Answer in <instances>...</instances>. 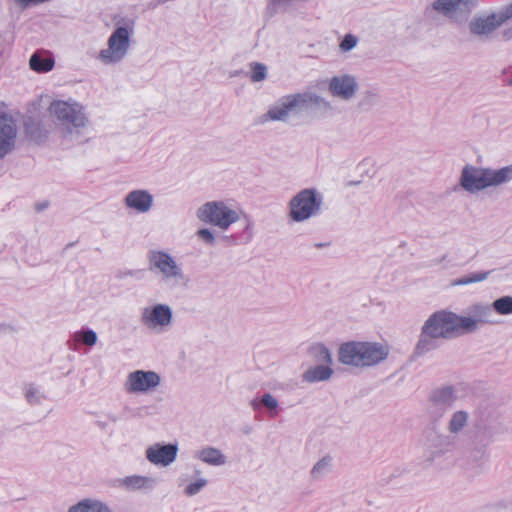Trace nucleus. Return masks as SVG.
<instances>
[{
    "mask_svg": "<svg viewBox=\"0 0 512 512\" xmlns=\"http://www.w3.org/2000/svg\"><path fill=\"white\" fill-rule=\"evenodd\" d=\"M489 274H490L489 271L470 273V274L464 275L458 279L452 280L450 282V286L457 287V286H465V285L479 283V282L485 281L488 278Z\"/></svg>",
    "mask_w": 512,
    "mask_h": 512,
    "instance_id": "26",
    "label": "nucleus"
},
{
    "mask_svg": "<svg viewBox=\"0 0 512 512\" xmlns=\"http://www.w3.org/2000/svg\"><path fill=\"white\" fill-rule=\"evenodd\" d=\"M48 112L51 117L67 129V133L71 137L74 136L73 129L75 134L78 135L79 129L88 125L84 107L74 100H55L49 105Z\"/></svg>",
    "mask_w": 512,
    "mask_h": 512,
    "instance_id": "5",
    "label": "nucleus"
},
{
    "mask_svg": "<svg viewBox=\"0 0 512 512\" xmlns=\"http://www.w3.org/2000/svg\"><path fill=\"white\" fill-rule=\"evenodd\" d=\"M251 75L250 78L253 82H261L267 76V67L264 64L253 62L250 65Z\"/></svg>",
    "mask_w": 512,
    "mask_h": 512,
    "instance_id": "33",
    "label": "nucleus"
},
{
    "mask_svg": "<svg viewBox=\"0 0 512 512\" xmlns=\"http://www.w3.org/2000/svg\"><path fill=\"white\" fill-rule=\"evenodd\" d=\"M492 309L500 315L512 314V296H503L492 303Z\"/></svg>",
    "mask_w": 512,
    "mask_h": 512,
    "instance_id": "30",
    "label": "nucleus"
},
{
    "mask_svg": "<svg viewBox=\"0 0 512 512\" xmlns=\"http://www.w3.org/2000/svg\"><path fill=\"white\" fill-rule=\"evenodd\" d=\"M46 205H41V206H38V210H41L45 207Z\"/></svg>",
    "mask_w": 512,
    "mask_h": 512,
    "instance_id": "43",
    "label": "nucleus"
},
{
    "mask_svg": "<svg viewBox=\"0 0 512 512\" xmlns=\"http://www.w3.org/2000/svg\"><path fill=\"white\" fill-rule=\"evenodd\" d=\"M457 400L456 390L453 386L435 388L427 400V414L434 422H438L450 410Z\"/></svg>",
    "mask_w": 512,
    "mask_h": 512,
    "instance_id": "10",
    "label": "nucleus"
},
{
    "mask_svg": "<svg viewBox=\"0 0 512 512\" xmlns=\"http://www.w3.org/2000/svg\"><path fill=\"white\" fill-rule=\"evenodd\" d=\"M332 109L331 104L325 98L313 92L289 94L281 97L268 111L261 116V122L281 121L286 122L291 115L301 111H311L317 115H323Z\"/></svg>",
    "mask_w": 512,
    "mask_h": 512,
    "instance_id": "1",
    "label": "nucleus"
},
{
    "mask_svg": "<svg viewBox=\"0 0 512 512\" xmlns=\"http://www.w3.org/2000/svg\"><path fill=\"white\" fill-rule=\"evenodd\" d=\"M492 306L477 303L468 310L467 316H460L464 334L475 332L481 325L494 323Z\"/></svg>",
    "mask_w": 512,
    "mask_h": 512,
    "instance_id": "13",
    "label": "nucleus"
},
{
    "mask_svg": "<svg viewBox=\"0 0 512 512\" xmlns=\"http://www.w3.org/2000/svg\"><path fill=\"white\" fill-rule=\"evenodd\" d=\"M445 258H446V256H443L439 262H442L443 260H445Z\"/></svg>",
    "mask_w": 512,
    "mask_h": 512,
    "instance_id": "44",
    "label": "nucleus"
},
{
    "mask_svg": "<svg viewBox=\"0 0 512 512\" xmlns=\"http://www.w3.org/2000/svg\"><path fill=\"white\" fill-rule=\"evenodd\" d=\"M450 445V435L439 434L434 428L427 430L424 440V461L431 464L435 459L447 451Z\"/></svg>",
    "mask_w": 512,
    "mask_h": 512,
    "instance_id": "15",
    "label": "nucleus"
},
{
    "mask_svg": "<svg viewBox=\"0 0 512 512\" xmlns=\"http://www.w3.org/2000/svg\"><path fill=\"white\" fill-rule=\"evenodd\" d=\"M261 403L272 412V415L276 414V409L278 408L277 399L270 393H265L261 398Z\"/></svg>",
    "mask_w": 512,
    "mask_h": 512,
    "instance_id": "36",
    "label": "nucleus"
},
{
    "mask_svg": "<svg viewBox=\"0 0 512 512\" xmlns=\"http://www.w3.org/2000/svg\"><path fill=\"white\" fill-rule=\"evenodd\" d=\"M440 338L432 334L426 327L422 326L418 342L414 348V356L421 357L438 347Z\"/></svg>",
    "mask_w": 512,
    "mask_h": 512,
    "instance_id": "21",
    "label": "nucleus"
},
{
    "mask_svg": "<svg viewBox=\"0 0 512 512\" xmlns=\"http://www.w3.org/2000/svg\"><path fill=\"white\" fill-rule=\"evenodd\" d=\"M477 3L478 0H435L432 7L455 22H463L468 18Z\"/></svg>",
    "mask_w": 512,
    "mask_h": 512,
    "instance_id": "11",
    "label": "nucleus"
},
{
    "mask_svg": "<svg viewBox=\"0 0 512 512\" xmlns=\"http://www.w3.org/2000/svg\"><path fill=\"white\" fill-rule=\"evenodd\" d=\"M499 27V22L493 13L476 15L468 23L469 33L479 41H486L492 38Z\"/></svg>",
    "mask_w": 512,
    "mask_h": 512,
    "instance_id": "17",
    "label": "nucleus"
},
{
    "mask_svg": "<svg viewBox=\"0 0 512 512\" xmlns=\"http://www.w3.org/2000/svg\"><path fill=\"white\" fill-rule=\"evenodd\" d=\"M161 383V377L155 371L136 370L129 373L125 388L129 393H147L156 389Z\"/></svg>",
    "mask_w": 512,
    "mask_h": 512,
    "instance_id": "14",
    "label": "nucleus"
},
{
    "mask_svg": "<svg viewBox=\"0 0 512 512\" xmlns=\"http://www.w3.org/2000/svg\"><path fill=\"white\" fill-rule=\"evenodd\" d=\"M206 484H207V480L206 479H203V478L199 479L196 482L189 484L185 488V494L188 495V496H193V495L197 494L198 492H200V490L204 486H206Z\"/></svg>",
    "mask_w": 512,
    "mask_h": 512,
    "instance_id": "40",
    "label": "nucleus"
},
{
    "mask_svg": "<svg viewBox=\"0 0 512 512\" xmlns=\"http://www.w3.org/2000/svg\"><path fill=\"white\" fill-rule=\"evenodd\" d=\"M389 353L390 347L385 343L351 341L340 346L338 359L344 365L366 368L384 361Z\"/></svg>",
    "mask_w": 512,
    "mask_h": 512,
    "instance_id": "3",
    "label": "nucleus"
},
{
    "mask_svg": "<svg viewBox=\"0 0 512 512\" xmlns=\"http://www.w3.org/2000/svg\"><path fill=\"white\" fill-rule=\"evenodd\" d=\"M173 312L168 304H156L141 311L140 321L150 330H164L172 324Z\"/></svg>",
    "mask_w": 512,
    "mask_h": 512,
    "instance_id": "12",
    "label": "nucleus"
},
{
    "mask_svg": "<svg viewBox=\"0 0 512 512\" xmlns=\"http://www.w3.org/2000/svg\"><path fill=\"white\" fill-rule=\"evenodd\" d=\"M30 68L38 73L49 72L54 67L52 58H42L38 53H34L29 60Z\"/></svg>",
    "mask_w": 512,
    "mask_h": 512,
    "instance_id": "27",
    "label": "nucleus"
},
{
    "mask_svg": "<svg viewBox=\"0 0 512 512\" xmlns=\"http://www.w3.org/2000/svg\"><path fill=\"white\" fill-rule=\"evenodd\" d=\"M357 78L352 74H339L329 80L328 89L330 93L341 100L353 99L358 91Z\"/></svg>",
    "mask_w": 512,
    "mask_h": 512,
    "instance_id": "16",
    "label": "nucleus"
},
{
    "mask_svg": "<svg viewBox=\"0 0 512 512\" xmlns=\"http://www.w3.org/2000/svg\"><path fill=\"white\" fill-rule=\"evenodd\" d=\"M196 235L200 240H202L203 242H205L208 245H214L216 243V238H215L214 233L211 230H209L208 228L199 229L196 232Z\"/></svg>",
    "mask_w": 512,
    "mask_h": 512,
    "instance_id": "38",
    "label": "nucleus"
},
{
    "mask_svg": "<svg viewBox=\"0 0 512 512\" xmlns=\"http://www.w3.org/2000/svg\"><path fill=\"white\" fill-rule=\"evenodd\" d=\"M322 204V196L315 189H303L288 203L289 218L294 222H304L318 215Z\"/></svg>",
    "mask_w": 512,
    "mask_h": 512,
    "instance_id": "6",
    "label": "nucleus"
},
{
    "mask_svg": "<svg viewBox=\"0 0 512 512\" xmlns=\"http://www.w3.org/2000/svg\"><path fill=\"white\" fill-rule=\"evenodd\" d=\"M154 483L155 480L153 478L138 475L129 476L124 479V485L130 490L151 488Z\"/></svg>",
    "mask_w": 512,
    "mask_h": 512,
    "instance_id": "28",
    "label": "nucleus"
},
{
    "mask_svg": "<svg viewBox=\"0 0 512 512\" xmlns=\"http://www.w3.org/2000/svg\"><path fill=\"white\" fill-rule=\"evenodd\" d=\"M251 405L253 406V408H254V409H256V408H257V403H256L255 401H252V402H251Z\"/></svg>",
    "mask_w": 512,
    "mask_h": 512,
    "instance_id": "42",
    "label": "nucleus"
},
{
    "mask_svg": "<svg viewBox=\"0 0 512 512\" xmlns=\"http://www.w3.org/2000/svg\"><path fill=\"white\" fill-rule=\"evenodd\" d=\"M275 0H270L271 3H273Z\"/></svg>",
    "mask_w": 512,
    "mask_h": 512,
    "instance_id": "45",
    "label": "nucleus"
},
{
    "mask_svg": "<svg viewBox=\"0 0 512 512\" xmlns=\"http://www.w3.org/2000/svg\"><path fill=\"white\" fill-rule=\"evenodd\" d=\"M511 181L512 164L499 169L466 164L461 170L458 185L468 194H477Z\"/></svg>",
    "mask_w": 512,
    "mask_h": 512,
    "instance_id": "2",
    "label": "nucleus"
},
{
    "mask_svg": "<svg viewBox=\"0 0 512 512\" xmlns=\"http://www.w3.org/2000/svg\"><path fill=\"white\" fill-rule=\"evenodd\" d=\"M80 339L84 344L93 346L97 342V334L93 330H87L81 333Z\"/></svg>",
    "mask_w": 512,
    "mask_h": 512,
    "instance_id": "41",
    "label": "nucleus"
},
{
    "mask_svg": "<svg viewBox=\"0 0 512 512\" xmlns=\"http://www.w3.org/2000/svg\"><path fill=\"white\" fill-rule=\"evenodd\" d=\"M17 126L14 119L4 113L0 114V159L11 153L15 147Z\"/></svg>",
    "mask_w": 512,
    "mask_h": 512,
    "instance_id": "18",
    "label": "nucleus"
},
{
    "mask_svg": "<svg viewBox=\"0 0 512 512\" xmlns=\"http://www.w3.org/2000/svg\"><path fill=\"white\" fill-rule=\"evenodd\" d=\"M68 512H111V509L106 503L98 499L85 498L72 505Z\"/></svg>",
    "mask_w": 512,
    "mask_h": 512,
    "instance_id": "23",
    "label": "nucleus"
},
{
    "mask_svg": "<svg viewBox=\"0 0 512 512\" xmlns=\"http://www.w3.org/2000/svg\"><path fill=\"white\" fill-rule=\"evenodd\" d=\"M153 201V195L142 189L133 190L124 198L125 205L138 213L149 212L153 206Z\"/></svg>",
    "mask_w": 512,
    "mask_h": 512,
    "instance_id": "20",
    "label": "nucleus"
},
{
    "mask_svg": "<svg viewBox=\"0 0 512 512\" xmlns=\"http://www.w3.org/2000/svg\"><path fill=\"white\" fill-rule=\"evenodd\" d=\"M197 458L213 466H221L226 463L225 455L219 449L213 447H206L198 451Z\"/></svg>",
    "mask_w": 512,
    "mask_h": 512,
    "instance_id": "25",
    "label": "nucleus"
},
{
    "mask_svg": "<svg viewBox=\"0 0 512 512\" xmlns=\"http://www.w3.org/2000/svg\"><path fill=\"white\" fill-rule=\"evenodd\" d=\"M423 326L440 339H450L464 335L460 316L451 311L441 310L433 313L424 322Z\"/></svg>",
    "mask_w": 512,
    "mask_h": 512,
    "instance_id": "9",
    "label": "nucleus"
},
{
    "mask_svg": "<svg viewBox=\"0 0 512 512\" xmlns=\"http://www.w3.org/2000/svg\"><path fill=\"white\" fill-rule=\"evenodd\" d=\"M493 15L496 16L499 22V26H501L507 20L512 18V2L509 5L502 8L500 11L494 12Z\"/></svg>",
    "mask_w": 512,
    "mask_h": 512,
    "instance_id": "37",
    "label": "nucleus"
},
{
    "mask_svg": "<svg viewBox=\"0 0 512 512\" xmlns=\"http://www.w3.org/2000/svg\"><path fill=\"white\" fill-rule=\"evenodd\" d=\"M132 32V28L124 26L116 28L108 38L107 48L99 52L98 59L105 65L122 61L128 54Z\"/></svg>",
    "mask_w": 512,
    "mask_h": 512,
    "instance_id": "8",
    "label": "nucleus"
},
{
    "mask_svg": "<svg viewBox=\"0 0 512 512\" xmlns=\"http://www.w3.org/2000/svg\"><path fill=\"white\" fill-rule=\"evenodd\" d=\"M469 458L477 463L484 461L487 458V451L484 445L473 447L469 452Z\"/></svg>",
    "mask_w": 512,
    "mask_h": 512,
    "instance_id": "35",
    "label": "nucleus"
},
{
    "mask_svg": "<svg viewBox=\"0 0 512 512\" xmlns=\"http://www.w3.org/2000/svg\"><path fill=\"white\" fill-rule=\"evenodd\" d=\"M469 413L465 410H457L451 414L447 422V431L452 436H458L464 431L469 422Z\"/></svg>",
    "mask_w": 512,
    "mask_h": 512,
    "instance_id": "22",
    "label": "nucleus"
},
{
    "mask_svg": "<svg viewBox=\"0 0 512 512\" xmlns=\"http://www.w3.org/2000/svg\"><path fill=\"white\" fill-rule=\"evenodd\" d=\"M332 464V458L330 456H324L320 460H318L315 465L312 467L310 471V475L313 479L318 480L325 475L328 474V472L331 469Z\"/></svg>",
    "mask_w": 512,
    "mask_h": 512,
    "instance_id": "29",
    "label": "nucleus"
},
{
    "mask_svg": "<svg viewBox=\"0 0 512 512\" xmlns=\"http://www.w3.org/2000/svg\"><path fill=\"white\" fill-rule=\"evenodd\" d=\"M25 398L30 404H39L44 398V395L39 388L28 384L25 386Z\"/></svg>",
    "mask_w": 512,
    "mask_h": 512,
    "instance_id": "31",
    "label": "nucleus"
},
{
    "mask_svg": "<svg viewBox=\"0 0 512 512\" xmlns=\"http://www.w3.org/2000/svg\"><path fill=\"white\" fill-rule=\"evenodd\" d=\"M316 357L319 361L328 364L332 363V355L327 347L324 345H318L315 347Z\"/></svg>",
    "mask_w": 512,
    "mask_h": 512,
    "instance_id": "39",
    "label": "nucleus"
},
{
    "mask_svg": "<svg viewBox=\"0 0 512 512\" xmlns=\"http://www.w3.org/2000/svg\"><path fill=\"white\" fill-rule=\"evenodd\" d=\"M145 453L150 463L166 467L176 460L178 445L155 443L149 446Z\"/></svg>",
    "mask_w": 512,
    "mask_h": 512,
    "instance_id": "19",
    "label": "nucleus"
},
{
    "mask_svg": "<svg viewBox=\"0 0 512 512\" xmlns=\"http://www.w3.org/2000/svg\"><path fill=\"white\" fill-rule=\"evenodd\" d=\"M333 370L329 366L318 365L306 370L302 376L308 383L327 381L331 378Z\"/></svg>",
    "mask_w": 512,
    "mask_h": 512,
    "instance_id": "24",
    "label": "nucleus"
},
{
    "mask_svg": "<svg viewBox=\"0 0 512 512\" xmlns=\"http://www.w3.org/2000/svg\"><path fill=\"white\" fill-rule=\"evenodd\" d=\"M359 43V39L357 36L348 33L346 34L343 39L339 43V50L342 53H348L352 51Z\"/></svg>",
    "mask_w": 512,
    "mask_h": 512,
    "instance_id": "32",
    "label": "nucleus"
},
{
    "mask_svg": "<svg viewBox=\"0 0 512 512\" xmlns=\"http://www.w3.org/2000/svg\"><path fill=\"white\" fill-rule=\"evenodd\" d=\"M149 269L155 272L164 285L170 288L186 286L189 278L180 264L163 250H151L148 253Z\"/></svg>",
    "mask_w": 512,
    "mask_h": 512,
    "instance_id": "4",
    "label": "nucleus"
},
{
    "mask_svg": "<svg viewBox=\"0 0 512 512\" xmlns=\"http://www.w3.org/2000/svg\"><path fill=\"white\" fill-rule=\"evenodd\" d=\"M381 96L378 92L367 90L363 93L361 104L365 107L376 106L380 103Z\"/></svg>",
    "mask_w": 512,
    "mask_h": 512,
    "instance_id": "34",
    "label": "nucleus"
},
{
    "mask_svg": "<svg viewBox=\"0 0 512 512\" xmlns=\"http://www.w3.org/2000/svg\"><path fill=\"white\" fill-rule=\"evenodd\" d=\"M196 216L201 222L217 226L223 231L240 219L239 213L224 201L206 202L197 209Z\"/></svg>",
    "mask_w": 512,
    "mask_h": 512,
    "instance_id": "7",
    "label": "nucleus"
}]
</instances>
